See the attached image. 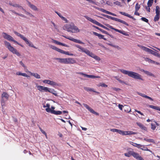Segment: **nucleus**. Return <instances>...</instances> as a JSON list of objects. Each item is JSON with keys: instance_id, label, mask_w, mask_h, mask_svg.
I'll use <instances>...</instances> for the list:
<instances>
[{"instance_id": "obj_41", "label": "nucleus", "mask_w": 160, "mask_h": 160, "mask_svg": "<svg viewBox=\"0 0 160 160\" xmlns=\"http://www.w3.org/2000/svg\"><path fill=\"white\" fill-rule=\"evenodd\" d=\"M16 75H21L23 76L27 77V75L25 73H22L20 72H18L16 73Z\"/></svg>"}, {"instance_id": "obj_40", "label": "nucleus", "mask_w": 160, "mask_h": 160, "mask_svg": "<svg viewBox=\"0 0 160 160\" xmlns=\"http://www.w3.org/2000/svg\"><path fill=\"white\" fill-rule=\"evenodd\" d=\"M153 0H149L148 1L147 5L148 7H151L153 2Z\"/></svg>"}, {"instance_id": "obj_62", "label": "nucleus", "mask_w": 160, "mask_h": 160, "mask_svg": "<svg viewBox=\"0 0 160 160\" xmlns=\"http://www.w3.org/2000/svg\"><path fill=\"white\" fill-rule=\"evenodd\" d=\"M51 23L53 24V26L54 27V28L56 29H57V26L56 25V24H55V23H54L53 22H51Z\"/></svg>"}, {"instance_id": "obj_18", "label": "nucleus", "mask_w": 160, "mask_h": 160, "mask_svg": "<svg viewBox=\"0 0 160 160\" xmlns=\"http://www.w3.org/2000/svg\"><path fill=\"white\" fill-rule=\"evenodd\" d=\"M53 40V42L57 44L60 45H62L63 46H65L67 47H69V46L67 45H66L65 44L63 43H62L61 42H59L58 41H57L55 40Z\"/></svg>"}, {"instance_id": "obj_8", "label": "nucleus", "mask_w": 160, "mask_h": 160, "mask_svg": "<svg viewBox=\"0 0 160 160\" xmlns=\"http://www.w3.org/2000/svg\"><path fill=\"white\" fill-rule=\"evenodd\" d=\"M106 17L107 18L110 19H111L112 20H114L116 21H117L118 22H120V23H123L125 25H126L128 26L129 25L126 22L122 20H121L119 19H118V18L113 17H111L110 16L107 15L106 16Z\"/></svg>"}, {"instance_id": "obj_28", "label": "nucleus", "mask_w": 160, "mask_h": 160, "mask_svg": "<svg viewBox=\"0 0 160 160\" xmlns=\"http://www.w3.org/2000/svg\"><path fill=\"white\" fill-rule=\"evenodd\" d=\"M72 30H73L74 31H73V32H80V30L76 26L74 25L73 23H72Z\"/></svg>"}, {"instance_id": "obj_36", "label": "nucleus", "mask_w": 160, "mask_h": 160, "mask_svg": "<svg viewBox=\"0 0 160 160\" xmlns=\"http://www.w3.org/2000/svg\"><path fill=\"white\" fill-rule=\"evenodd\" d=\"M93 33L95 35L98 36L99 39H102L104 37V36L95 32H93Z\"/></svg>"}, {"instance_id": "obj_15", "label": "nucleus", "mask_w": 160, "mask_h": 160, "mask_svg": "<svg viewBox=\"0 0 160 160\" xmlns=\"http://www.w3.org/2000/svg\"><path fill=\"white\" fill-rule=\"evenodd\" d=\"M76 62V61L72 58H66V64H74Z\"/></svg>"}, {"instance_id": "obj_37", "label": "nucleus", "mask_w": 160, "mask_h": 160, "mask_svg": "<svg viewBox=\"0 0 160 160\" xmlns=\"http://www.w3.org/2000/svg\"><path fill=\"white\" fill-rule=\"evenodd\" d=\"M156 13L157 15L160 14V8L158 6L156 7Z\"/></svg>"}, {"instance_id": "obj_14", "label": "nucleus", "mask_w": 160, "mask_h": 160, "mask_svg": "<svg viewBox=\"0 0 160 160\" xmlns=\"http://www.w3.org/2000/svg\"><path fill=\"white\" fill-rule=\"evenodd\" d=\"M62 36L68 39L69 40H70L72 41L78 43H80V44H84V43L83 42H82L80 40H78V39H74V38H71L70 37H67L66 36H64L63 35Z\"/></svg>"}, {"instance_id": "obj_57", "label": "nucleus", "mask_w": 160, "mask_h": 160, "mask_svg": "<svg viewBox=\"0 0 160 160\" xmlns=\"http://www.w3.org/2000/svg\"><path fill=\"white\" fill-rule=\"evenodd\" d=\"M150 7H148V6H145V8L149 12H150Z\"/></svg>"}, {"instance_id": "obj_38", "label": "nucleus", "mask_w": 160, "mask_h": 160, "mask_svg": "<svg viewBox=\"0 0 160 160\" xmlns=\"http://www.w3.org/2000/svg\"><path fill=\"white\" fill-rule=\"evenodd\" d=\"M49 84L53 87H54L55 86H58V84H57L56 82L52 81H50Z\"/></svg>"}, {"instance_id": "obj_22", "label": "nucleus", "mask_w": 160, "mask_h": 160, "mask_svg": "<svg viewBox=\"0 0 160 160\" xmlns=\"http://www.w3.org/2000/svg\"><path fill=\"white\" fill-rule=\"evenodd\" d=\"M28 5L29 7L34 11H38V9L34 5L32 4L30 2H28Z\"/></svg>"}, {"instance_id": "obj_2", "label": "nucleus", "mask_w": 160, "mask_h": 160, "mask_svg": "<svg viewBox=\"0 0 160 160\" xmlns=\"http://www.w3.org/2000/svg\"><path fill=\"white\" fill-rule=\"evenodd\" d=\"M75 46L81 50V51L82 52H84L87 55L89 56L94 58L95 60L99 61L100 60V58L98 56L95 55L92 52H90L89 50H88L86 48L82 47L78 45H75Z\"/></svg>"}, {"instance_id": "obj_58", "label": "nucleus", "mask_w": 160, "mask_h": 160, "mask_svg": "<svg viewBox=\"0 0 160 160\" xmlns=\"http://www.w3.org/2000/svg\"><path fill=\"white\" fill-rule=\"evenodd\" d=\"M147 75H148L149 76H152L153 77H154V75L152 73H151V72H148Z\"/></svg>"}, {"instance_id": "obj_46", "label": "nucleus", "mask_w": 160, "mask_h": 160, "mask_svg": "<svg viewBox=\"0 0 160 160\" xmlns=\"http://www.w3.org/2000/svg\"><path fill=\"white\" fill-rule=\"evenodd\" d=\"M136 134V133L135 132H134L132 131H127V135H132V134Z\"/></svg>"}, {"instance_id": "obj_1", "label": "nucleus", "mask_w": 160, "mask_h": 160, "mask_svg": "<svg viewBox=\"0 0 160 160\" xmlns=\"http://www.w3.org/2000/svg\"><path fill=\"white\" fill-rule=\"evenodd\" d=\"M119 71L123 73L126 75H128L129 76L132 78H134L135 79H138L143 80V79L141 78V75L138 73L122 69H120Z\"/></svg>"}, {"instance_id": "obj_60", "label": "nucleus", "mask_w": 160, "mask_h": 160, "mask_svg": "<svg viewBox=\"0 0 160 160\" xmlns=\"http://www.w3.org/2000/svg\"><path fill=\"white\" fill-rule=\"evenodd\" d=\"M135 112H137L138 113L140 114L141 115L144 116V115L143 114V113L141 112L140 111H138V110H136V109L135 110Z\"/></svg>"}, {"instance_id": "obj_47", "label": "nucleus", "mask_w": 160, "mask_h": 160, "mask_svg": "<svg viewBox=\"0 0 160 160\" xmlns=\"http://www.w3.org/2000/svg\"><path fill=\"white\" fill-rule=\"evenodd\" d=\"M140 8V5H139L138 3H137L135 7V10L136 11H138L139 8Z\"/></svg>"}, {"instance_id": "obj_52", "label": "nucleus", "mask_w": 160, "mask_h": 160, "mask_svg": "<svg viewBox=\"0 0 160 160\" xmlns=\"http://www.w3.org/2000/svg\"><path fill=\"white\" fill-rule=\"evenodd\" d=\"M151 125V129L153 130H154L156 128L155 124H153V123H152Z\"/></svg>"}, {"instance_id": "obj_29", "label": "nucleus", "mask_w": 160, "mask_h": 160, "mask_svg": "<svg viewBox=\"0 0 160 160\" xmlns=\"http://www.w3.org/2000/svg\"><path fill=\"white\" fill-rule=\"evenodd\" d=\"M13 32L16 35H17V36L18 37H20V38L23 40H24V39L26 38V37H24L23 35H21V34L16 31H14Z\"/></svg>"}, {"instance_id": "obj_44", "label": "nucleus", "mask_w": 160, "mask_h": 160, "mask_svg": "<svg viewBox=\"0 0 160 160\" xmlns=\"http://www.w3.org/2000/svg\"><path fill=\"white\" fill-rule=\"evenodd\" d=\"M159 15H157L156 14L155 17L154 18V21L155 22H156L159 20Z\"/></svg>"}, {"instance_id": "obj_16", "label": "nucleus", "mask_w": 160, "mask_h": 160, "mask_svg": "<svg viewBox=\"0 0 160 160\" xmlns=\"http://www.w3.org/2000/svg\"><path fill=\"white\" fill-rule=\"evenodd\" d=\"M23 40L26 43L28 44L29 46L35 48H37L35 46H34L31 42H30L28 41V39L26 38L24 39Z\"/></svg>"}, {"instance_id": "obj_25", "label": "nucleus", "mask_w": 160, "mask_h": 160, "mask_svg": "<svg viewBox=\"0 0 160 160\" xmlns=\"http://www.w3.org/2000/svg\"><path fill=\"white\" fill-rule=\"evenodd\" d=\"M48 92H49L52 93L55 96H58L57 93H56V91H55L53 89H51L48 88Z\"/></svg>"}, {"instance_id": "obj_5", "label": "nucleus", "mask_w": 160, "mask_h": 160, "mask_svg": "<svg viewBox=\"0 0 160 160\" xmlns=\"http://www.w3.org/2000/svg\"><path fill=\"white\" fill-rule=\"evenodd\" d=\"M49 47L50 48H51L53 50H55L58 51V52H59L61 53H63V54H65L66 55H69L72 56L73 55V54H70L68 52L64 51L60 49H59V48L56 47H55L54 46L49 45Z\"/></svg>"}, {"instance_id": "obj_13", "label": "nucleus", "mask_w": 160, "mask_h": 160, "mask_svg": "<svg viewBox=\"0 0 160 160\" xmlns=\"http://www.w3.org/2000/svg\"><path fill=\"white\" fill-rule=\"evenodd\" d=\"M38 89L41 92L43 91L45 92H48V88L45 87L37 85Z\"/></svg>"}, {"instance_id": "obj_10", "label": "nucleus", "mask_w": 160, "mask_h": 160, "mask_svg": "<svg viewBox=\"0 0 160 160\" xmlns=\"http://www.w3.org/2000/svg\"><path fill=\"white\" fill-rule=\"evenodd\" d=\"M72 23L71 24H66L63 27V29L67 30L68 32H70L72 33L75 32H73L72 30Z\"/></svg>"}, {"instance_id": "obj_49", "label": "nucleus", "mask_w": 160, "mask_h": 160, "mask_svg": "<svg viewBox=\"0 0 160 160\" xmlns=\"http://www.w3.org/2000/svg\"><path fill=\"white\" fill-rule=\"evenodd\" d=\"M13 6L14 7H18L22 10H24L22 6H19L18 4H13Z\"/></svg>"}, {"instance_id": "obj_4", "label": "nucleus", "mask_w": 160, "mask_h": 160, "mask_svg": "<svg viewBox=\"0 0 160 160\" xmlns=\"http://www.w3.org/2000/svg\"><path fill=\"white\" fill-rule=\"evenodd\" d=\"M84 17L87 19V20H88L89 21L91 22H92L94 24H95L100 27H101L108 30H109V29L107 28V27H105L104 25H102L101 23H99L97 21H96L93 20L91 18H90L89 17L87 16H84Z\"/></svg>"}, {"instance_id": "obj_9", "label": "nucleus", "mask_w": 160, "mask_h": 160, "mask_svg": "<svg viewBox=\"0 0 160 160\" xmlns=\"http://www.w3.org/2000/svg\"><path fill=\"white\" fill-rule=\"evenodd\" d=\"M105 25L108 28H111L112 29L114 30L116 32H119L121 33H122V34L125 35V36H129V34H127V33H126L125 31L120 30L118 29L115 28H113L112 26H110V25H109L108 24H105Z\"/></svg>"}, {"instance_id": "obj_19", "label": "nucleus", "mask_w": 160, "mask_h": 160, "mask_svg": "<svg viewBox=\"0 0 160 160\" xmlns=\"http://www.w3.org/2000/svg\"><path fill=\"white\" fill-rule=\"evenodd\" d=\"M55 12L58 15V16L61 18L62 20L65 21V22H68V20H67V19L65 18L62 16L61 13L56 11H55Z\"/></svg>"}, {"instance_id": "obj_50", "label": "nucleus", "mask_w": 160, "mask_h": 160, "mask_svg": "<svg viewBox=\"0 0 160 160\" xmlns=\"http://www.w3.org/2000/svg\"><path fill=\"white\" fill-rule=\"evenodd\" d=\"M119 129H115V128H112L111 129H110V131L112 132H116L118 133L119 131Z\"/></svg>"}, {"instance_id": "obj_17", "label": "nucleus", "mask_w": 160, "mask_h": 160, "mask_svg": "<svg viewBox=\"0 0 160 160\" xmlns=\"http://www.w3.org/2000/svg\"><path fill=\"white\" fill-rule=\"evenodd\" d=\"M100 11L103 12H105L106 13H107V14H110V15H112L113 16H117V15L116 14L112 13V12H111L109 11H107V10H105L103 9H102V8H101V9H100Z\"/></svg>"}, {"instance_id": "obj_51", "label": "nucleus", "mask_w": 160, "mask_h": 160, "mask_svg": "<svg viewBox=\"0 0 160 160\" xmlns=\"http://www.w3.org/2000/svg\"><path fill=\"white\" fill-rule=\"evenodd\" d=\"M39 128L40 130V131L42 132L46 136V137L47 138V134L46 133V132L44 131H43L41 128V127H39Z\"/></svg>"}, {"instance_id": "obj_30", "label": "nucleus", "mask_w": 160, "mask_h": 160, "mask_svg": "<svg viewBox=\"0 0 160 160\" xmlns=\"http://www.w3.org/2000/svg\"><path fill=\"white\" fill-rule=\"evenodd\" d=\"M30 75L32 76L37 79L40 78V76L39 74L37 73H34L32 72H30Z\"/></svg>"}, {"instance_id": "obj_6", "label": "nucleus", "mask_w": 160, "mask_h": 160, "mask_svg": "<svg viewBox=\"0 0 160 160\" xmlns=\"http://www.w3.org/2000/svg\"><path fill=\"white\" fill-rule=\"evenodd\" d=\"M2 34L3 38L8 40L9 41H12L14 43L17 42V41L14 40L12 36L7 34V33L3 32Z\"/></svg>"}, {"instance_id": "obj_42", "label": "nucleus", "mask_w": 160, "mask_h": 160, "mask_svg": "<svg viewBox=\"0 0 160 160\" xmlns=\"http://www.w3.org/2000/svg\"><path fill=\"white\" fill-rule=\"evenodd\" d=\"M118 133L122 134L123 135H127V131H124L119 130Z\"/></svg>"}, {"instance_id": "obj_11", "label": "nucleus", "mask_w": 160, "mask_h": 160, "mask_svg": "<svg viewBox=\"0 0 160 160\" xmlns=\"http://www.w3.org/2000/svg\"><path fill=\"white\" fill-rule=\"evenodd\" d=\"M83 105L87 109H88L91 113L97 115H99L98 113L94 111L92 108L90 107L87 104L85 103H83Z\"/></svg>"}, {"instance_id": "obj_32", "label": "nucleus", "mask_w": 160, "mask_h": 160, "mask_svg": "<svg viewBox=\"0 0 160 160\" xmlns=\"http://www.w3.org/2000/svg\"><path fill=\"white\" fill-rule=\"evenodd\" d=\"M95 28H96L97 29L100 30L101 32H102V33H103L105 34H108V32L103 30L102 29H101L100 28H98V27L95 26H93Z\"/></svg>"}, {"instance_id": "obj_34", "label": "nucleus", "mask_w": 160, "mask_h": 160, "mask_svg": "<svg viewBox=\"0 0 160 160\" xmlns=\"http://www.w3.org/2000/svg\"><path fill=\"white\" fill-rule=\"evenodd\" d=\"M124 108L125 109L124 111L125 112H129L131 111L130 107L128 106H124Z\"/></svg>"}, {"instance_id": "obj_35", "label": "nucleus", "mask_w": 160, "mask_h": 160, "mask_svg": "<svg viewBox=\"0 0 160 160\" xmlns=\"http://www.w3.org/2000/svg\"><path fill=\"white\" fill-rule=\"evenodd\" d=\"M132 143H134L132 142H130V144H131L132 145H133V146L137 147L138 148H140V149L143 146L142 145H141L139 144L134 143V144L136 145H133V144Z\"/></svg>"}, {"instance_id": "obj_21", "label": "nucleus", "mask_w": 160, "mask_h": 160, "mask_svg": "<svg viewBox=\"0 0 160 160\" xmlns=\"http://www.w3.org/2000/svg\"><path fill=\"white\" fill-rule=\"evenodd\" d=\"M43 107V108L47 107V108H46L45 110L48 113H50L52 110L50 108V105L49 103H47L46 106L44 105Z\"/></svg>"}, {"instance_id": "obj_27", "label": "nucleus", "mask_w": 160, "mask_h": 160, "mask_svg": "<svg viewBox=\"0 0 160 160\" xmlns=\"http://www.w3.org/2000/svg\"><path fill=\"white\" fill-rule=\"evenodd\" d=\"M119 13L125 16L128 17L132 19H135L132 16H131L129 14H128L126 12H120Z\"/></svg>"}, {"instance_id": "obj_59", "label": "nucleus", "mask_w": 160, "mask_h": 160, "mask_svg": "<svg viewBox=\"0 0 160 160\" xmlns=\"http://www.w3.org/2000/svg\"><path fill=\"white\" fill-rule=\"evenodd\" d=\"M114 4L118 6H120L121 5V3L118 1H117L114 2Z\"/></svg>"}, {"instance_id": "obj_55", "label": "nucleus", "mask_w": 160, "mask_h": 160, "mask_svg": "<svg viewBox=\"0 0 160 160\" xmlns=\"http://www.w3.org/2000/svg\"><path fill=\"white\" fill-rule=\"evenodd\" d=\"M50 81V80H45L43 81V82L45 83H47L49 84Z\"/></svg>"}, {"instance_id": "obj_45", "label": "nucleus", "mask_w": 160, "mask_h": 160, "mask_svg": "<svg viewBox=\"0 0 160 160\" xmlns=\"http://www.w3.org/2000/svg\"><path fill=\"white\" fill-rule=\"evenodd\" d=\"M98 87L101 86L103 87H108V85L105 84L104 83H100L98 85Z\"/></svg>"}, {"instance_id": "obj_26", "label": "nucleus", "mask_w": 160, "mask_h": 160, "mask_svg": "<svg viewBox=\"0 0 160 160\" xmlns=\"http://www.w3.org/2000/svg\"><path fill=\"white\" fill-rule=\"evenodd\" d=\"M84 89L88 91V92H89V91H92L94 92H96V93H99V92H97L96 91H95L94 90V89L92 88H89V87H84Z\"/></svg>"}, {"instance_id": "obj_64", "label": "nucleus", "mask_w": 160, "mask_h": 160, "mask_svg": "<svg viewBox=\"0 0 160 160\" xmlns=\"http://www.w3.org/2000/svg\"><path fill=\"white\" fill-rule=\"evenodd\" d=\"M117 80L119 81V82L121 83H125V82H124L123 81H122V80H120V79H117Z\"/></svg>"}, {"instance_id": "obj_53", "label": "nucleus", "mask_w": 160, "mask_h": 160, "mask_svg": "<svg viewBox=\"0 0 160 160\" xmlns=\"http://www.w3.org/2000/svg\"><path fill=\"white\" fill-rule=\"evenodd\" d=\"M141 19L142 21H143L145 22H148V20L145 18L142 17L141 18Z\"/></svg>"}, {"instance_id": "obj_63", "label": "nucleus", "mask_w": 160, "mask_h": 160, "mask_svg": "<svg viewBox=\"0 0 160 160\" xmlns=\"http://www.w3.org/2000/svg\"><path fill=\"white\" fill-rule=\"evenodd\" d=\"M19 63L21 65H22L24 68L26 67V66H25L24 63L22 62V61H20Z\"/></svg>"}, {"instance_id": "obj_3", "label": "nucleus", "mask_w": 160, "mask_h": 160, "mask_svg": "<svg viewBox=\"0 0 160 160\" xmlns=\"http://www.w3.org/2000/svg\"><path fill=\"white\" fill-rule=\"evenodd\" d=\"M4 43L6 47L13 54H16L18 56H21L20 53L15 48L11 46L10 43L7 41H4Z\"/></svg>"}, {"instance_id": "obj_39", "label": "nucleus", "mask_w": 160, "mask_h": 160, "mask_svg": "<svg viewBox=\"0 0 160 160\" xmlns=\"http://www.w3.org/2000/svg\"><path fill=\"white\" fill-rule=\"evenodd\" d=\"M2 98L4 97L7 99H8L9 97V95L7 93L4 92H3L2 94Z\"/></svg>"}, {"instance_id": "obj_20", "label": "nucleus", "mask_w": 160, "mask_h": 160, "mask_svg": "<svg viewBox=\"0 0 160 160\" xmlns=\"http://www.w3.org/2000/svg\"><path fill=\"white\" fill-rule=\"evenodd\" d=\"M137 93L138 95H140V96H141L143 97H144V98H147L149 99V100H151V101H152L153 100V99H152L151 98L146 95H145L144 94L140 93L139 92H138Z\"/></svg>"}, {"instance_id": "obj_24", "label": "nucleus", "mask_w": 160, "mask_h": 160, "mask_svg": "<svg viewBox=\"0 0 160 160\" xmlns=\"http://www.w3.org/2000/svg\"><path fill=\"white\" fill-rule=\"evenodd\" d=\"M136 124L142 129H143L145 131H146L147 130V128L146 127H145L143 124H142L141 123L137 122L136 123Z\"/></svg>"}, {"instance_id": "obj_12", "label": "nucleus", "mask_w": 160, "mask_h": 160, "mask_svg": "<svg viewBox=\"0 0 160 160\" xmlns=\"http://www.w3.org/2000/svg\"><path fill=\"white\" fill-rule=\"evenodd\" d=\"M78 74L82 75L85 77H87V78H100V77L99 76H95L93 75H88V74H87L85 73H83L82 72H79V73H78Z\"/></svg>"}, {"instance_id": "obj_31", "label": "nucleus", "mask_w": 160, "mask_h": 160, "mask_svg": "<svg viewBox=\"0 0 160 160\" xmlns=\"http://www.w3.org/2000/svg\"><path fill=\"white\" fill-rule=\"evenodd\" d=\"M132 152L133 151L128 150L127 153H124V155L126 157H130L131 156H132Z\"/></svg>"}, {"instance_id": "obj_48", "label": "nucleus", "mask_w": 160, "mask_h": 160, "mask_svg": "<svg viewBox=\"0 0 160 160\" xmlns=\"http://www.w3.org/2000/svg\"><path fill=\"white\" fill-rule=\"evenodd\" d=\"M142 147H143V148H141V149H142L144 151H149L150 152H151V151L150 150L148 149L147 147H145L143 146Z\"/></svg>"}, {"instance_id": "obj_43", "label": "nucleus", "mask_w": 160, "mask_h": 160, "mask_svg": "<svg viewBox=\"0 0 160 160\" xmlns=\"http://www.w3.org/2000/svg\"><path fill=\"white\" fill-rule=\"evenodd\" d=\"M66 58H61L59 62L66 64Z\"/></svg>"}, {"instance_id": "obj_33", "label": "nucleus", "mask_w": 160, "mask_h": 160, "mask_svg": "<svg viewBox=\"0 0 160 160\" xmlns=\"http://www.w3.org/2000/svg\"><path fill=\"white\" fill-rule=\"evenodd\" d=\"M148 106L151 108L160 111V107L158 106H155L152 105H149Z\"/></svg>"}, {"instance_id": "obj_54", "label": "nucleus", "mask_w": 160, "mask_h": 160, "mask_svg": "<svg viewBox=\"0 0 160 160\" xmlns=\"http://www.w3.org/2000/svg\"><path fill=\"white\" fill-rule=\"evenodd\" d=\"M108 45H110V46H112V47H114V48H117V49H119L120 48V47H119L118 46H115V45H112V44H110V43L108 44Z\"/></svg>"}, {"instance_id": "obj_23", "label": "nucleus", "mask_w": 160, "mask_h": 160, "mask_svg": "<svg viewBox=\"0 0 160 160\" xmlns=\"http://www.w3.org/2000/svg\"><path fill=\"white\" fill-rule=\"evenodd\" d=\"M50 113L56 115H59L62 114V112L59 111H55V110H52Z\"/></svg>"}, {"instance_id": "obj_56", "label": "nucleus", "mask_w": 160, "mask_h": 160, "mask_svg": "<svg viewBox=\"0 0 160 160\" xmlns=\"http://www.w3.org/2000/svg\"><path fill=\"white\" fill-rule=\"evenodd\" d=\"M112 89L114 91H118L120 90V89L119 88H116L113 87L112 88Z\"/></svg>"}, {"instance_id": "obj_7", "label": "nucleus", "mask_w": 160, "mask_h": 160, "mask_svg": "<svg viewBox=\"0 0 160 160\" xmlns=\"http://www.w3.org/2000/svg\"><path fill=\"white\" fill-rule=\"evenodd\" d=\"M138 46L144 51L148 52L155 56H156L157 52L152 50L150 49L147 48V47H145L144 46L141 45H138Z\"/></svg>"}, {"instance_id": "obj_61", "label": "nucleus", "mask_w": 160, "mask_h": 160, "mask_svg": "<svg viewBox=\"0 0 160 160\" xmlns=\"http://www.w3.org/2000/svg\"><path fill=\"white\" fill-rule=\"evenodd\" d=\"M118 107L121 110H122V107H124V106H123L122 105L119 104L118 105Z\"/></svg>"}]
</instances>
